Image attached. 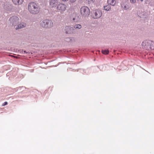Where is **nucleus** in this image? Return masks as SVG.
Wrapping results in <instances>:
<instances>
[{"label": "nucleus", "instance_id": "4", "mask_svg": "<svg viewBox=\"0 0 154 154\" xmlns=\"http://www.w3.org/2000/svg\"><path fill=\"white\" fill-rule=\"evenodd\" d=\"M53 26V22L49 20H44L41 23V26L44 28H50Z\"/></svg>", "mask_w": 154, "mask_h": 154}, {"label": "nucleus", "instance_id": "1", "mask_svg": "<svg viewBox=\"0 0 154 154\" xmlns=\"http://www.w3.org/2000/svg\"><path fill=\"white\" fill-rule=\"evenodd\" d=\"M28 9L31 13L33 14H36L39 12L40 9L38 5L37 4L32 2L29 4Z\"/></svg>", "mask_w": 154, "mask_h": 154}, {"label": "nucleus", "instance_id": "10", "mask_svg": "<svg viewBox=\"0 0 154 154\" xmlns=\"http://www.w3.org/2000/svg\"><path fill=\"white\" fill-rule=\"evenodd\" d=\"M26 26V24L25 23H20L17 26L15 29H21L25 27Z\"/></svg>", "mask_w": 154, "mask_h": 154}, {"label": "nucleus", "instance_id": "5", "mask_svg": "<svg viewBox=\"0 0 154 154\" xmlns=\"http://www.w3.org/2000/svg\"><path fill=\"white\" fill-rule=\"evenodd\" d=\"M102 13L100 10H97L93 11L92 13L91 16L94 18H98L100 17L102 15Z\"/></svg>", "mask_w": 154, "mask_h": 154}, {"label": "nucleus", "instance_id": "11", "mask_svg": "<svg viewBox=\"0 0 154 154\" xmlns=\"http://www.w3.org/2000/svg\"><path fill=\"white\" fill-rule=\"evenodd\" d=\"M107 2L108 5L114 6L116 4V1H107Z\"/></svg>", "mask_w": 154, "mask_h": 154}, {"label": "nucleus", "instance_id": "6", "mask_svg": "<svg viewBox=\"0 0 154 154\" xmlns=\"http://www.w3.org/2000/svg\"><path fill=\"white\" fill-rule=\"evenodd\" d=\"M19 18L16 16H14L10 18V20L13 26H15L18 23Z\"/></svg>", "mask_w": 154, "mask_h": 154}, {"label": "nucleus", "instance_id": "16", "mask_svg": "<svg viewBox=\"0 0 154 154\" xmlns=\"http://www.w3.org/2000/svg\"><path fill=\"white\" fill-rule=\"evenodd\" d=\"M8 104V102H5L2 105V106H4L7 105Z\"/></svg>", "mask_w": 154, "mask_h": 154}, {"label": "nucleus", "instance_id": "14", "mask_svg": "<svg viewBox=\"0 0 154 154\" xmlns=\"http://www.w3.org/2000/svg\"><path fill=\"white\" fill-rule=\"evenodd\" d=\"M102 52L103 54H107L109 53V51L108 50H102Z\"/></svg>", "mask_w": 154, "mask_h": 154}, {"label": "nucleus", "instance_id": "15", "mask_svg": "<svg viewBox=\"0 0 154 154\" xmlns=\"http://www.w3.org/2000/svg\"><path fill=\"white\" fill-rule=\"evenodd\" d=\"M81 27H82L81 25L80 24L75 25L74 26V28L75 29H80L81 28Z\"/></svg>", "mask_w": 154, "mask_h": 154}, {"label": "nucleus", "instance_id": "7", "mask_svg": "<svg viewBox=\"0 0 154 154\" xmlns=\"http://www.w3.org/2000/svg\"><path fill=\"white\" fill-rule=\"evenodd\" d=\"M66 7V5L63 4H60L58 5L57 8L58 11L62 13L65 10Z\"/></svg>", "mask_w": 154, "mask_h": 154}, {"label": "nucleus", "instance_id": "17", "mask_svg": "<svg viewBox=\"0 0 154 154\" xmlns=\"http://www.w3.org/2000/svg\"><path fill=\"white\" fill-rule=\"evenodd\" d=\"M90 3H94L93 1H88V4H89Z\"/></svg>", "mask_w": 154, "mask_h": 154}, {"label": "nucleus", "instance_id": "8", "mask_svg": "<svg viewBox=\"0 0 154 154\" xmlns=\"http://www.w3.org/2000/svg\"><path fill=\"white\" fill-rule=\"evenodd\" d=\"M73 29L71 27L67 26L65 27L66 32L67 34H70L72 32Z\"/></svg>", "mask_w": 154, "mask_h": 154}, {"label": "nucleus", "instance_id": "12", "mask_svg": "<svg viewBox=\"0 0 154 154\" xmlns=\"http://www.w3.org/2000/svg\"><path fill=\"white\" fill-rule=\"evenodd\" d=\"M14 3L15 5H19L21 4L23 1H12Z\"/></svg>", "mask_w": 154, "mask_h": 154}, {"label": "nucleus", "instance_id": "13", "mask_svg": "<svg viewBox=\"0 0 154 154\" xmlns=\"http://www.w3.org/2000/svg\"><path fill=\"white\" fill-rule=\"evenodd\" d=\"M104 9L106 11H109L111 9V7L110 6L108 5L104 6Z\"/></svg>", "mask_w": 154, "mask_h": 154}, {"label": "nucleus", "instance_id": "18", "mask_svg": "<svg viewBox=\"0 0 154 154\" xmlns=\"http://www.w3.org/2000/svg\"><path fill=\"white\" fill-rule=\"evenodd\" d=\"M132 3H135L136 2V1H131Z\"/></svg>", "mask_w": 154, "mask_h": 154}, {"label": "nucleus", "instance_id": "3", "mask_svg": "<svg viewBox=\"0 0 154 154\" xmlns=\"http://www.w3.org/2000/svg\"><path fill=\"white\" fill-rule=\"evenodd\" d=\"M81 15L83 17H88L90 14V11L87 6H83L80 9Z\"/></svg>", "mask_w": 154, "mask_h": 154}, {"label": "nucleus", "instance_id": "2", "mask_svg": "<svg viewBox=\"0 0 154 154\" xmlns=\"http://www.w3.org/2000/svg\"><path fill=\"white\" fill-rule=\"evenodd\" d=\"M142 46L144 48L147 50L154 49V42L152 41L145 40L142 43Z\"/></svg>", "mask_w": 154, "mask_h": 154}, {"label": "nucleus", "instance_id": "9", "mask_svg": "<svg viewBox=\"0 0 154 154\" xmlns=\"http://www.w3.org/2000/svg\"><path fill=\"white\" fill-rule=\"evenodd\" d=\"M57 4V1H51L50 2V5L52 7H56Z\"/></svg>", "mask_w": 154, "mask_h": 154}, {"label": "nucleus", "instance_id": "19", "mask_svg": "<svg viewBox=\"0 0 154 154\" xmlns=\"http://www.w3.org/2000/svg\"><path fill=\"white\" fill-rule=\"evenodd\" d=\"M75 20V19L74 18H73V21H74V20Z\"/></svg>", "mask_w": 154, "mask_h": 154}]
</instances>
